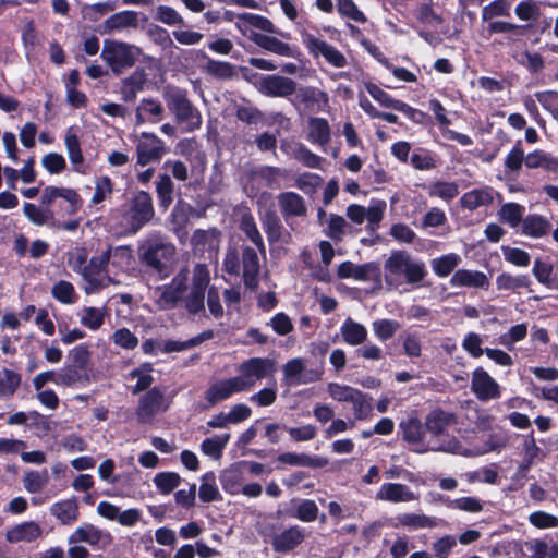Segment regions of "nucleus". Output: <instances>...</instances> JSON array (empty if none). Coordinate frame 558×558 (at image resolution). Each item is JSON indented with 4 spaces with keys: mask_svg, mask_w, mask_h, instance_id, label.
<instances>
[{
    "mask_svg": "<svg viewBox=\"0 0 558 558\" xmlns=\"http://www.w3.org/2000/svg\"><path fill=\"white\" fill-rule=\"evenodd\" d=\"M210 283V271L203 263L194 265L192 271L186 267L171 279L169 283L157 287L153 298L161 311L184 307L190 315L205 313V293Z\"/></svg>",
    "mask_w": 558,
    "mask_h": 558,
    "instance_id": "1",
    "label": "nucleus"
},
{
    "mask_svg": "<svg viewBox=\"0 0 558 558\" xmlns=\"http://www.w3.org/2000/svg\"><path fill=\"white\" fill-rule=\"evenodd\" d=\"M425 263L404 250L392 251L384 263V280L389 290L403 293L407 286L418 288L427 277Z\"/></svg>",
    "mask_w": 558,
    "mask_h": 558,
    "instance_id": "2",
    "label": "nucleus"
},
{
    "mask_svg": "<svg viewBox=\"0 0 558 558\" xmlns=\"http://www.w3.org/2000/svg\"><path fill=\"white\" fill-rule=\"evenodd\" d=\"M57 198H62L68 203L66 213L69 215L76 214L82 206V199L75 190L49 185L43 190L41 206L24 203L23 214L35 226L57 227L59 226L58 220L50 208Z\"/></svg>",
    "mask_w": 558,
    "mask_h": 558,
    "instance_id": "3",
    "label": "nucleus"
},
{
    "mask_svg": "<svg viewBox=\"0 0 558 558\" xmlns=\"http://www.w3.org/2000/svg\"><path fill=\"white\" fill-rule=\"evenodd\" d=\"M175 253V246L159 234H150L138 247L141 262L159 274L172 265Z\"/></svg>",
    "mask_w": 558,
    "mask_h": 558,
    "instance_id": "4",
    "label": "nucleus"
},
{
    "mask_svg": "<svg viewBox=\"0 0 558 558\" xmlns=\"http://www.w3.org/2000/svg\"><path fill=\"white\" fill-rule=\"evenodd\" d=\"M114 214L120 215L121 228L128 233L135 234L153 219V199L148 193L141 191L123 209Z\"/></svg>",
    "mask_w": 558,
    "mask_h": 558,
    "instance_id": "5",
    "label": "nucleus"
},
{
    "mask_svg": "<svg viewBox=\"0 0 558 558\" xmlns=\"http://www.w3.org/2000/svg\"><path fill=\"white\" fill-rule=\"evenodd\" d=\"M141 54V49L135 45L106 39L101 50V59L116 74L122 73L124 70L132 68Z\"/></svg>",
    "mask_w": 558,
    "mask_h": 558,
    "instance_id": "6",
    "label": "nucleus"
},
{
    "mask_svg": "<svg viewBox=\"0 0 558 558\" xmlns=\"http://www.w3.org/2000/svg\"><path fill=\"white\" fill-rule=\"evenodd\" d=\"M165 100L169 110L174 113L177 121L186 124L187 131H194L201 128L202 116L187 99L184 90L167 88L165 92Z\"/></svg>",
    "mask_w": 558,
    "mask_h": 558,
    "instance_id": "7",
    "label": "nucleus"
},
{
    "mask_svg": "<svg viewBox=\"0 0 558 558\" xmlns=\"http://www.w3.org/2000/svg\"><path fill=\"white\" fill-rule=\"evenodd\" d=\"M234 376L243 392L251 391L258 381L270 376L274 372V363L269 359L251 357L240 363Z\"/></svg>",
    "mask_w": 558,
    "mask_h": 558,
    "instance_id": "8",
    "label": "nucleus"
},
{
    "mask_svg": "<svg viewBox=\"0 0 558 558\" xmlns=\"http://www.w3.org/2000/svg\"><path fill=\"white\" fill-rule=\"evenodd\" d=\"M327 392L335 401L351 403L356 420H365L371 413L372 407L366 396L354 387L329 383Z\"/></svg>",
    "mask_w": 558,
    "mask_h": 558,
    "instance_id": "9",
    "label": "nucleus"
},
{
    "mask_svg": "<svg viewBox=\"0 0 558 558\" xmlns=\"http://www.w3.org/2000/svg\"><path fill=\"white\" fill-rule=\"evenodd\" d=\"M300 35L302 44L313 58L317 59L323 57L327 63L335 68H344L348 64L345 56L327 41L305 29H303Z\"/></svg>",
    "mask_w": 558,
    "mask_h": 558,
    "instance_id": "10",
    "label": "nucleus"
},
{
    "mask_svg": "<svg viewBox=\"0 0 558 558\" xmlns=\"http://www.w3.org/2000/svg\"><path fill=\"white\" fill-rule=\"evenodd\" d=\"M386 206L383 199H372L368 207L351 204L347 207L345 215L355 225L367 221V229L374 231L383 220Z\"/></svg>",
    "mask_w": 558,
    "mask_h": 558,
    "instance_id": "11",
    "label": "nucleus"
},
{
    "mask_svg": "<svg viewBox=\"0 0 558 558\" xmlns=\"http://www.w3.org/2000/svg\"><path fill=\"white\" fill-rule=\"evenodd\" d=\"M283 379L288 385L299 386L318 381L322 379L323 372L317 368H307L306 363L301 357L289 360L282 366Z\"/></svg>",
    "mask_w": 558,
    "mask_h": 558,
    "instance_id": "12",
    "label": "nucleus"
},
{
    "mask_svg": "<svg viewBox=\"0 0 558 558\" xmlns=\"http://www.w3.org/2000/svg\"><path fill=\"white\" fill-rule=\"evenodd\" d=\"M170 405L166 399L163 391L155 387L148 390L138 402L136 416L141 423H149L161 412H165Z\"/></svg>",
    "mask_w": 558,
    "mask_h": 558,
    "instance_id": "13",
    "label": "nucleus"
},
{
    "mask_svg": "<svg viewBox=\"0 0 558 558\" xmlns=\"http://www.w3.org/2000/svg\"><path fill=\"white\" fill-rule=\"evenodd\" d=\"M165 154V143L153 133L143 132L136 144V162L144 167L159 161Z\"/></svg>",
    "mask_w": 558,
    "mask_h": 558,
    "instance_id": "14",
    "label": "nucleus"
},
{
    "mask_svg": "<svg viewBox=\"0 0 558 558\" xmlns=\"http://www.w3.org/2000/svg\"><path fill=\"white\" fill-rule=\"evenodd\" d=\"M96 512L99 517L114 521L124 527L135 526L142 519V511L137 508L122 510L120 507L109 502L100 501L97 505Z\"/></svg>",
    "mask_w": 558,
    "mask_h": 558,
    "instance_id": "15",
    "label": "nucleus"
},
{
    "mask_svg": "<svg viewBox=\"0 0 558 558\" xmlns=\"http://www.w3.org/2000/svg\"><path fill=\"white\" fill-rule=\"evenodd\" d=\"M69 543H86L96 548H105L112 543V535L92 523H84L69 536Z\"/></svg>",
    "mask_w": 558,
    "mask_h": 558,
    "instance_id": "16",
    "label": "nucleus"
},
{
    "mask_svg": "<svg viewBox=\"0 0 558 558\" xmlns=\"http://www.w3.org/2000/svg\"><path fill=\"white\" fill-rule=\"evenodd\" d=\"M471 390L480 401L494 400L501 396L499 384L483 367L473 371Z\"/></svg>",
    "mask_w": 558,
    "mask_h": 558,
    "instance_id": "17",
    "label": "nucleus"
},
{
    "mask_svg": "<svg viewBox=\"0 0 558 558\" xmlns=\"http://www.w3.org/2000/svg\"><path fill=\"white\" fill-rule=\"evenodd\" d=\"M220 235L215 228L195 230L191 238L194 254L207 258L216 257L220 245Z\"/></svg>",
    "mask_w": 558,
    "mask_h": 558,
    "instance_id": "18",
    "label": "nucleus"
},
{
    "mask_svg": "<svg viewBox=\"0 0 558 558\" xmlns=\"http://www.w3.org/2000/svg\"><path fill=\"white\" fill-rule=\"evenodd\" d=\"M242 389L235 377H226L214 380L204 392L207 407H214L234 395L242 393Z\"/></svg>",
    "mask_w": 558,
    "mask_h": 558,
    "instance_id": "19",
    "label": "nucleus"
},
{
    "mask_svg": "<svg viewBox=\"0 0 558 558\" xmlns=\"http://www.w3.org/2000/svg\"><path fill=\"white\" fill-rule=\"evenodd\" d=\"M497 448H498V446L493 442H486L482 447L470 448V446H464L457 438L451 437V438L444 440L439 446L434 447L433 449L437 450V451H444V452L464 456V457H476V456L485 454L489 451H494Z\"/></svg>",
    "mask_w": 558,
    "mask_h": 558,
    "instance_id": "20",
    "label": "nucleus"
},
{
    "mask_svg": "<svg viewBox=\"0 0 558 558\" xmlns=\"http://www.w3.org/2000/svg\"><path fill=\"white\" fill-rule=\"evenodd\" d=\"M236 28L243 34L250 37L251 34H256L254 29H259L266 33H277V29L272 22L265 16L253 14V13H242L239 14L234 22Z\"/></svg>",
    "mask_w": 558,
    "mask_h": 558,
    "instance_id": "21",
    "label": "nucleus"
},
{
    "mask_svg": "<svg viewBox=\"0 0 558 558\" xmlns=\"http://www.w3.org/2000/svg\"><path fill=\"white\" fill-rule=\"evenodd\" d=\"M262 94L271 97H287L294 93L295 83L288 77L279 75L264 76L259 84Z\"/></svg>",
    "mask_w": 558,
    "mask_h": 558,
    "instance_id": "22",
    "label": "nucleus"
},
{
    "mask_svg": "<svg viewBox=\"0 0 558 558\" xmlns=\"http://www.w3.org/2000/svg\"><path fill=\"white\" fill-rule=\"evenodd\" d=\"M365 89L373 97L375 101L385 108L393 109L404 113L408 118H413L416 110L408 104L392 98L388 93L381 89L379 86L373 83H366Z\"/></svg>",
    "mask_w": 558,
    "mask_h": 558,
    "instance_id": "23",
    "label": "nucleus"
},
{
    "mask_svg": "<svg viewBox=\"0 0 558 558\" xmlns=\"http://www.w3.org/2000/svg\"><path fill=\"white\" fill-rule=\"evenodd\" d=\"M378 500L389 502H409L416 500L417 495L401 483H384L376 494Z\"/></svg>",
    "mask_w": 558,
    "mask_h": 558,
    "instance_id": "24",
    "label": "nucleus"
},
{
    "mask_svg": "<svg viewBox=\"0 0 558 558\" xmlns=\"http://www.w3.org/2000/svg\"><path fill=\"white\" fill-rule=\"evenodd\" d=\"M243 280L246 288L255 290L259 282L260 263L257 252L244 247L242 253Z\"/></svg>",
    "mask_w": 558,
    "mask_h": 558,
    "instance_id": "25",
    "label": "nucleus"
},
{
    "mask_svg": "<svg viewBox=\"0 0 558 558\" xmlns=\"http://www.w3.org/2000/svg\"><path fill=\"white\" fill-rule=\"evenodd\" d=\"M41 534L43 529L38 523L27 521L9 529L5 533V539L12 544L32 543L37 541Z\"/></svg>",
    "mask_w": 558,
    "mask_h": 558,
    "instance_id": "26",
    "label": "nucleus"
},
{
    "mask_svg": "<svg viewBox=\"0 0 558 558\" xmlns=\"http://www.w3.org/2000/svg\"><path fill=\"white\" fill-rule=\"evenodd\" d=\"M450 284L453 288L486 290L489 287V279L484 272L478 270L459 269L450 278Z\"/></svg>",
    "mask_w": 558,
    "mask_h": 558,
    "instance_id": "27",
    "label": "nucleus"
},
{
    "mask_svg": "<svg viewBox=\"0 0 558 558\" xmlns=\"http://www.w3.org/2000/svg\"><path fill=\"white\" fill-rule=\"evenodd\" d=\"M50 514L63 525H72L78 520L80 508L75 497L61 499L49 508Z\"/></svg>",
    "mask_w": 558,
    "mask_h": 558,
    "instance_id": "28",
    "label": "nucleus"
},
{
    "mask_svg": "<svg viewBox=\"0 0 558 558\" xmlns=\"http://www.w3.org/2000/svg\"><path fill=\"white\" fill-rule=\"evenodd\" d=\"M278 205L287 223H290L292 217H302L306 214V205L303 197L294 192L279 194Z\"/></svg>",
    "mask_w": 558,
    "mask_h": 558,
    "instance_id": "29",
    "label": "nucleus"
},
{
    "mask_svg": "<svg viewBox=\"0 0 558 558\" xmlns=\"http://www.w3.org/2000/svg\"><path fill=\"white\" fill-rule=\"evenodd\" d=\"M111 270L110 266V254L109 247L101 252L99 255L92 257L87 264V269L84 272V279L93 287H99L102 284V280L99 276L102 272L109 274Z\"/></svg>",
    "mask_w": 558,
    "mask_h": 558,
    "instance_id": "30",
    "label": "nucleus"
},
{
    "mask_svg": "<svg viewBox=\"0 0 558 558\" xmlns=\"http://www.w3.org/2000/svg\"><path fill=\"white\" fill-rule=\"evenodd\" d=\"M111 270L110 266V254L109 247L101 252L99 255L92 257L87 264V269L84 272V279L93 287H99L102 284V280L99 276L102 272L109 274Z\"/></svg>",
    "mask_w": 558,
    "mask_h": 558,
    "instance_id": "31",
    "label": "nucleus"
},
{
    "mask_svg": "<svg viewBox=\"0 0 558 558\" xmlns=\"http://www.w3.org/2000/svg\"><path fill=\"white\" fill-rule=\"evenodd\" d=\"M305 538L302 527L294 525L276 534L272 538V547L276 551L287 553L299 546Z\"/></svg>",
    "mask_w": 558,
    "mask_h": 558,
    "instance_id": "32",
    "label": "nucleus"
},
{
    "mask_svg": "<svg viewBox=\"0 0 558 558\" xmlns=\"http://www.w3.org/2000/svg\"><path fill=\"white\" fill-rule=\"evenodd\" d=\"M163 112L165 109L161 102L151 98H144L135 110L136 124L142 125L147 122L156 124L162 120Z\"/></svg>",
    "mask_w": 558,
    "mask_h": 558,
    "instance_id": "33",
    "label": "nucleus"
},
{
    "mask_svg": "<svg viewBox=\"0 0 558 558\" xmlns=\"http://www.w3.org/2000/svg\"><path fill=\"white\" fill-rule=\"evenodd\" d=\"M64 145L73 170L77 173H85L80 138L73 126L69 128L65 132Z\"/></svg>",
    "mask_w": 558,
    "mask_h": 558,
    "instance_id": "34",
    "label": "nucleus"
},
{
    "mask_svg": "<svg viewBox=\"0 0 558 558\" xmlns=\"http://www.w3.org/2000/svg\"><path fill=\"white\" fill-rule=\"evenodd\" d=\"M138 26V14L126 10L112 14L102 24L105 33L123 32Z\"/></svg>",
    "mask_w": 558,
    "mask_h": 558,
    "instance_id": "35",
    "label": "nucleus"
},
{
    "mask_svg": "<svg viewBox=\"0 0 558 558\" xmlns=\"http://www.w3.org/2000/svg\"><path fill=\"white\" fill-rule=\"evenodd\" d=\"M331 138L329 123L324 118H310L307 122V141L312 144L325 147Z\"/></svg>",
    "mask_w": 558,
    "mask_h": 558,
    "instance_id": "36",
    "label": "nucleus"
},
{
    "mask_svg": "<svg viewBox=\"0 0 558 558\" xmlns=\"http://www.w3.org/2000/svg\"><path fill=\"white\" fill-rule=\"evenodd\" d=\"M550 230V221L546 217L538 214L527 215L521 223L522 234L534 239H539L547 235Z\"/></svg>",
    "mask_w": 558,
    "mask_h": 558,
    "instance_id": "37",
    "label": "nucleus"
},
{
    "mask_svg": "<svg viewBox=\"0 0 558 558\" xmlns=\"http://www.w3.org/2000/svg\"><path fill=\"white\" fill-rule=\"evenodd\" d=\"M494 193L492 187L474 189L462 195L460 204L465 209L475 210L490 205L494 201Z\"/></svg>",
    "mask_w": 558,
    "mask_h": 558,
    "instance_id": "38",
    "label": "nucleus"
},
{
    "mask_svg": "<svg viewBox=\"0 0 558 558\" xmlns=\"http://www.w3.org/2000/svg\"><path fill=\"white\" fill-rule=\"evenodd\" d=\"M340 333L347 344L356 347L365 342L368 332L364 325L348 317L340 327Z\"/></svg>",
    "mask_w": 558,
    "mask_h": 558,
    "instance_id": "39",
    "label": "nucleus"
},
{
    "mask_svg": "<svg viewBox=\"0 0 558 558\" xmlns=\"http://www.w3.org/2000/svg\"><path fill=\"white\" fill-rule=\"evenodd\" d=\"M146 82V73L144 70L134 71L129 77L121 83V96L124 101H133L138 92H141Z\"/></svg>",
    "mask_w": 558,
    "mask_h": 558,
    "instance_id": "40",
    "label": "nucleus"
},
{
    "mask_svg": "<svg viewBox=\"0 0 558 558\" xmlns=\"http://www.w3.org/2000/svg\"><path fill=\"white\" fill-rule=\"evenodd\" d=\"M90 378L86 373L77 369L72 365H68L58 371L57 386L76 387L86 386Z\"/></svg>",
    "mask_w": 558,
    "mask_h": 558,
    "instance_id": "41",
    "label": "nucleus"
},
{
    "mask_svg": "<svg viewBox=\"0 0 558 558\" xmlns=\"http://www.w3.org/2000/svg\"><path fill=\"white\" fill-rule=\"evenodd\" d=\"M301 101L305 104V106L316 112L326 111L329 106V97L327 93L315 88V87H306L301 92Z\"/></svg>",
    "mask_w": 558,
    "mask_h": 558,
    "instance_id": "42",
    "label": "nucleus"
},
{
    "mask_svg": "<svg viewBox=\"0 0 558 558\" xmlns=\"http://www.w3.org/2000/svg\"><path fill=\"white\" fill-rule=\"evenodd\" d=\"M250 38L257 44L259 47L277 53L283 57H292L293 49L287 44L283 43L276 37L260 35V34H251Z\"/></svg>",
    "mask_w": 558,
    "mask_h": 558,
    "instance_id": "43",
    "label": "nucleus"
},
{
    "mask_svg": "<svg viewBox=\"0 0 558 558\" xmlns=\"http://www.w3.org/2000/svg\"><path fill=\"white\" fill-rule=\"evenodd\" d=\"M107 315L105 307L85 306L78 312L80 323L90 330H98Z\"/></svg>",
    "mask_w": 558,
    "mask_h": 558,
    "instance_id": "44",
    "label": "nucleus"
},
{
    "mask_svg": "<svg viewBox=\"0 0 558 558\" xmlns=\"http://www.w3.org/2000/svg\"><path fill=\"white\" fill-rule=\"evenodd\" d=\"M396 520L397 523L395 526L401 525L410 530L432 529L436 526L434 518L418 513H402L399 514Z\"/></svg>",
    "mask_w": 558,
    "mask_h": 558,
    "instance_id": "45",
    "label": "nucleus"
},
{
    "mask_svg": "<svg viewBox=\"0 0 558 558\" xmlns=\"http://www.w3.org/2000/svg\"><path fill=\"white\" fill-rule=\"evenodd\" d=\"M553 265L549 262L536 258L532 272L536 280L548 289H558V279L553 276Z\"/></svg>",
    "mask_w": 558,
    "mask_h": 558,
    "instance_id": "46",
    "label": "nucleus"
},
{
    "mask_svg": "<svg viewBox=\"0 0 558 558\" xmlns=\"http://www.w3.org/2000/svg\"><path fill=\"white\" fill-rule=\"evenodd\" d=\"M531 280L526 275L513 276L502 272L496 278V287L498 290L519 292L521 289L529 288Z\"/></svg>",
    "mask_w": 558,
    "mask_h": 558,
    "instance_id": "47",
    "label": "nucleus"
},
{
    "mask_svg": "<svg viewBox=\"0 0 558 558\" xmlns=\"http://www.w3.org/2000/svg\"><path fill=\"white\" fill-rule=\"evenodd\" d=\"M461 263V257L456 253H449L430 260L434 274L440 278L449 276Z\"/></svg>",
    "mask_w": 558,
    "mask_h": 558,
    "instance_id": "48",
    "label": "nucleus"
},
{
    "mask_svg": "<svg viewBox=\"0 0 558 558\" xmlns=\"http://www.w3.org/2000/svg\"><path fill=\"white\" fill-rule=\"evenodd\" d=\"M453 423V415L442 410H435L429 413L426 420L427 429L435 434H442Z\"/></svg>",
    "mask_w": 558,
    "mask_h": 558,
    "instance_id": "49",
    "label": "nucleus"
},
{
    "mask_svg": "<svg viewBox=\"0 0 558 558\" xmlns=\"http://www.w3.org/2000/svg\"><path fill=\"white\" fill-rule=\"evenodd\" d=\"M229 440H230L229 434H223L221 436L206 438L201 444V451L205 456H207L214 460H218L222 456V452H223L227 444L229 442Z\"/></svg>",
    "mask_w": 558,
    "mask_h": 558,
    "instance_id": "50",
    "label": "nucleus"
},
{
    "mask_svg": "<svg viewBox=\"0 0 558 558\" xmlns=\"http://www.w3.org/2000/svg\"><path fill=\"white\" fill-rule=\"evenodd\" d=\"M109 254L110 266L114 272L130 268L133 256L131 250L128 246L109 247Z\"/></svg>",
    "mask_w": 558,
    "mask_h": 558,
    "instance_id": "51",
    "label": "nucleus"
},
{
    "mask_svg": "<svg viewBox=\"0 0 558 558\" xmlns=\"http://www.w3.org/2000/svg\"><path fill=\"white\" fill-rule=\"evenodd\" d=\"M49 482L47 470L27 471L23 476V486L26 492L36 494L41 492Z\"/></svg>",
    "mask_w": 558,
    "mask_h": 558,
    "instance_id": "52",
    "label": "nucleus"
},
{
    "mask_svg": "<svg viewBox=\"0 0 558 558\" xmlns=\"http://www.w3.org/2000/svg\"><path fill=\"white\" fill-rule=\"evenodd\" d=\"M428 194L432 197L450 202L459 194V186L456 182L437 181L428 186Z\"/></svg>",
    "mask_w": 558,
    "mask_h": 558,
    "instance_id": "53",
    "label": "nucleus"
},
{
    "mask_svg": "<svg viewBox=\"0 0 558 558\" xmlns=\"http://www.w3.org/2000/svg\"><path fill=\"white\" fill-rule=\"evenodd\" d=\"M240 229L245 233V235L256 245L258 251L264 255L265 254V245L263 242V238L257 229V226L254 221V218L251 214L245 213L241 217Z\"/></svg>",
    "mask_w": 558,
    "mask_h": 558,
    "instance_id": "54",
    "label": "nucleus"
},
{
    "mask_svg": "<svg viewBox=\"0 0 558 558\" xmlns=\"http://www.w3.org/2000/svg\"><path fill=\"white\" fill-rule=\"evenodd\" d=\"M289 154L308 168H320L323 158L311 151L304 144H295L291 147V151Z\"/></svg>",
    "mask_w": 558,
    "mask_h": 558,
    "instance_id": "55",
    "label": "nucleus"
},
{
    "mask_svg": "<svg viewBox=\"0 0 558 558\" xmlns=\"http://www.w3.org/2000/svg\"><path fill=\"white\" fill-rule=\"evenodd\" d=\"M525 211L524 206L518 203L504 204L499 210L500 220L508 223L510 227L515 228L519 223H522L523 214Z\"/></svg>",
    "mask_w": 558,
    "mask_h": 558,
    "instance_id": "56",
    "label": "nucleus"
},
{
    "mask_svg": "<svg viewBox=\"0 0 558 558\" xmlns=\"http://www.w3.org/2000/svg\"><path fill=\"white\" fill-rule=\"evenodd\" d=\"M445 506L449 509L478 513L483 510V501L475 497L447 498Z\"/></svg>",
    "mask_w": 558,
    "mask_h": 558,
    "instance_id": "57",
    "label": "nucleus"
},
{
    "mask_svg": "<svg viewBox=\"0 0 558 558\" xmlns=\"http://www.w3.org/2000/svg\"><path fill=\"white\" fill-rule=\"evenodd\" d=\"M263 228L270 243L277 242L282 236V225L277 215L268 210L262 216Z\"/></svg>",
    "mask_w": 558,
    "mask_h": 558,
    "instance_id": "58",
    "label": "nucleus"
},
{
    "mask_svg": "<svg viewBox=\"0 0 558 558\" xmlns=\"http://www.w3.org/2000/svg\"><path fill=\"white\" fill-rule=\"evenodd\" d=\"M198 495L201 500L204 502H210L220 498V493L216 484V477L213 472L205 473L202 476Z\"/></svg>",
    "mask_w": 558,
    "mask_h": 558,
    "instance_id": "59",
    "label": "nucleus"
},
{
    "mask_svg": "<svg viewBox=\"0 0 558 558\" xmlns=\"http://www.w3.org/2000/svg\"><path fill=\"white\" fill-rule=\"evenodd\" d=\"M151 372L153 367L150 364H143L129 373V379L136 380L133 392L145 390L153 384Z\"/></svg>",
    "mask_w": 558,
    "mask_h": 558,
    "instance_id": "60",
    "label": "nucleus"
},
{
    "mask_svg": "<svg viewBox=\"0 0 558 558\" xmlns=\"http://www.w3.org/2000/svg\"><path fill=\"white\" fill-rule=\"evenodd\" d=\"M153 482L159 493L169 495L180 485L181 477L175 472H160L155 475Z\"/></svg>",
    "mask_w": 558,
    "mask_h": 558,
    "instance_id": "61",
    "label": "nucleus"
},
{
    "mask_svg": "<svg viewBox=\"0 0 558 558\" xmlns=\"http://www.w3.org/2000/svg\"><path fill=\"white\" fill-rule=\"evenodd\" d=\"M51 295L63 304H73L77 299L73 284L65 280H60L53 284Z\"/></svg>",
    "mask_w": 558,
    "mask_h": 558,
    "instance_id": "62",
    "label": "nucleus"
},
{
    "mask_svg": "<svg viewBox=\"0 0 558 558\" xmlns=\"http://www.w3.org/2000/svg\"><path fill=\"white\" fill-rule=\"evenodd\" d=\"M326 226V235L335 241H341L345 234L347 229L349 228L347 220L342 216L335 214H330L328 216Z\"/></svg>",
    "mask_w": 558,
    "mask_h": 558,
    "instance_id": "63",
    "label": "nucleus"
},
{
    "mask_svg": "<svg viewBox=\"0 0 558 558\" xmlns=\"http://www.w3.org/2000/svg\"><path fill=\"white\" fill-rule=\"evenodd\" d=\"M542 107L548 111L551 117L558 121V92L544 90L534 94Z\"/></svg>",
    "mask_w": 558,
    "mask_h": 558,
    "instance_id": "64",
    "label": "nucleus"
}]
</instances>
